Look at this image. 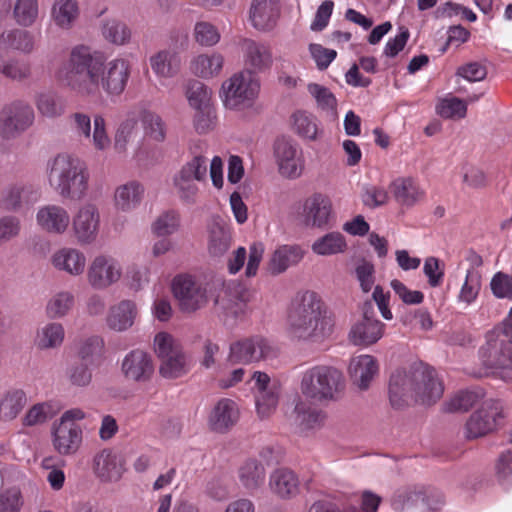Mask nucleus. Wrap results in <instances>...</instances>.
Listing matches in <instances>:
<instances>
[{"instance_id":"e2e57ef3","label":"nucleus","mask_w":512,"mask_h":512,"mask_svg":"<svg viewBox=\"0 0 512 512\" xmlns=\"http://www.w3.org/2000/svg\"><path fill=\"white\" fill-rule=\"evenodd\" d=\"M295 412L297 413V420L304 429H311L316 425L320 424L325 415L322 411H318L315 409H306L305 405L302 403H298L295 406Z\"/></svg>"},{"instance_id":"f704fd0d","label":"nucleus","mask_w":512,"mask_h":512,"mask_svg":"<svg viewBox=\"0 0 512 512\" xmlns=\"http://www.w3.org/2000/svg\"><path fill=\"white\" fill-rule=\"evenodd\" d=\"M264 477V467L256 459H248L239 469L240 482L248 490L258 489L262 485Z\"/></svg>"},{"instance_id":"72a5a7b5","label":"nucleus","mask_w":512,"mask_h":512,"mask_svg":"<svg viewBox=\"0 0 512 512\" xmlns=\"http://www.w3.org/2000/svg\"><path fill=\"white\" fill-rule=\"evenodd\" d=\"M346 248L345 237L340 232H329L318 238L312 245V251L322 256L342 253Z\"/></svg>"},{"instance_id":"2eb2a0df","label":"nucleus","mask_w":512,"mask_h":512,"mask_svg":"<svg viewBox=\"0 0 512 512\" xmlns=\"http://www.w3.org/2000/svg\"><path fill=\"white\" fill-rule=\"evenodd\" d=\"M305 224L311 227L327 228L332 213V202L327 195L314 193L304 203Z\"/></svg>"},{"instance_id":"1a4fd4ad","label":"nucleus","mask_w":512,"mask_h":512,"mask_svg":"<svg viewBox=\"0 0 512 512\" xmlns=\"http://www.w3.org/2000/svg\"><path fill=\"white\" fill-rule=\"evenodd\" d=\"M33 109L22 101H16L0 111V135L11 139L25 131L33 122Z\"/></svg>"},{"instance_id":"0eeeda50","label":"nucleus","mask_w":512,"mask_h":512,"mask_svg":"<svg viewBox=\"0 0 512 512\" xmlns=\"http://www.w3.org/2000/svg\"><path fill=\"white\" fill-rule=\"evenodd\" d=\"M154 351L160 360L159 374L169 380L187 374V356L183 347L167 332H159L154 337Z\"/></svg>"},{"instance_id":"8fccbe9b","label":"nucleus","mask_w":512,"mask_h":512,"mask_svg":"<svg viewBox=\"0 0 512 512\" xmlns=\"http://www.w3.org/2000/svg\"><path fill=\"white\" fill-rule=\"evenodd\" d=\"M57 4L59 8L53 9L55 22L63 28L70 27L78 13L77 3L74 0H59Z\"/></svg>"},{"instance_id":"473e14b6","label":"nucleus","mask_w":512,"mask_h":512,"mask_svg":"<svg viewBox=\"0 0 512 512\" xmlns=\"http://www.w3.org/2000/svg\"><path fill=\"white\" fill-rule=\"evenodd\" d=\"M390 188L396 201L403 206H413L422 195L410 177L394 180Z\"/></svg>"},{"instance_id":"4be33fe9","label":"nucleus","mask_w":512,"mask_h":512,"mask_svg":"<svg viewBox=\"0 0 512 512\" xmlns=\"http://www.w3.org/2000/svg\"><path fill=\"white\" fill-rule=\"evenodd\" d=\"M280 8L276 0H253L250 19L258 30H270L279 16Z\"/></svg>"},{"instance_id":"13d9d810","label":"nucleus","mask_w":512,"mask_h":512,"mask_svg":"<svg viewBox=\"0 0 512 512\" xmlns=\"http://www.w3.org/2000/svg\"><path fill=\"white\" fill-rule=\"evenodd\" d=\"M141 121L150 137L159 142L164 141L165 131L162 119L159 115L151 111L144 110L141 113Z\"/></svg>"},{"instance_id":"dca6fc26","label":"nucleus","mask_w":512,"mask_h":512,"mask_svg":"<svg viewBox=\"0 0 512 512\" xmlns=\"http://www.w3.org/2000/svg\"><path fill=\"white\" fill-rule=\"evenodd\" d=\"M379 370L378 362L372 355L353 357L349 364V375L353 385L360 390H367Z\"/></svg>"},{"instance_id":"a878e982","label":"nucleus","mask_w":512,"mask_h":512,"mask_svg":"<svg viewBox=\"0 0 512 512\" xmlns=\"http://www.w3.org/2000/svg\"><path fill=\"white\" fill-rule=\"evenodd\" d=\"M303 257V251L297 245H284L274 251L267 263L266 270L275 276L284 272L290 265L298 263Z\"/></svg>"},{"instance_id":"49530a36","label":"nucleus","mask_w":512,"mask_h":512,"mask_svg":"<svg viewBox=\"0 0 512 512\" xmlns=\"http://www.w3.org/2000/svg\"><path fill=\"white\" fill-rule=\"evenodd\" d=\"M482 395L472 391H461L450 401L445 402L443 410L446 412H466L473 407Z\"/></svg>"},{"instance_id":"6e6d98bb","label":"nucleus","mask_w":512,"mask_h":512,"mask_svg":"<svg viewBox=\"0 0 512 512\" xmlns=\"http://www.w3.org/2000/svg\"><path fill=\"white\" fill-rule=\"evenodd\" d=\"M64 331L61 324L51 323L39 335L37 345L41 349L53 348L63 341Z\"/></svg>"},{"instance_id":"6ab92c4d","label":"nucleus","mask_w":512,"mask_h":512,"mask_svg":"<svg viewBox=\"0 0 512 512\" xmlns=\"http://www.w3.org/2000/svg\"><path fill=\"white\" fill-rule=\"evenodd\" d=\"M94 470L104 482L118 481L124 471L123 457L116 452L104 449L94 458Z\"/></svg>"},{"instance_id":"4d7b16f0","label":"nucleus","mask_w":512,"mask_h":512,"mask_svg":"<svg viewBox=\"0 0 512 512\" xmlns=\"http://www.w3.org/2000/svg\"><path fill=\"white\" fill-rule=\"evenodd\" d=\"M308 91L316 99L317 105L321 109L336 111L337 99L328 88L317 83H311L308 85Z\"/></svg>"},{"instance_id":"69168bd1","label":"nucleus","mask_w":512,"mask_h":512,"mask_svg":"<svg viewBox=\"0 0 512 512\" xmlns=\"http://www.w3.org/2000/svg\"><path fill=\"white\" fill-rule=\"evenodd\" d=\"M23 505L19 489L11 488L0 493V512H19Z\"/></svg>"},{"instance_id":"9b49d317","label":"nucleus","mask_w":512,"mask_h":512,"mask_svg":"<svg viewBox=\"0 0 512 512\" xmlns=\"http://www.w3.org/2000/svg\"><path fill=\"white\" fill-rule=\"evenodd\" d=\"M172 291L182 312H195L207 303L206 289L191 276H176L172 282Z\"/></svg>"},{"instance_id":"a211bd4d","label":"nucleus","mask_w":512,"mask_h":512,"mask_svg":"<svg viewBox=\"0 0 512 512\" xmlns=\"http://www.w3.org/2000/svg\"><path fill=\"white\" fill-rule=\"evenodd\" d=\"M239 412L236 403L230 399H221L209 416V427L216 433H227L237 423Z\"/></svg>"},{"instance_id":"603ef678","label":"nucleus","mask_w":512,"mask_h":512,"mask_svg":"<svg viewBox=\"0 0 512 512\" xmlns=\"http://www.w3.org/2000/svg\"><path fill=\"white\" fill-rule=\"evenodd\" d=\"M355 274L362 291L365 293L369 292L375 282L374 264L371 261L366 260L364 257L360 258L355 267Z\"/></svg>"},{"instance_id":"e433bc0d","label":"nucleus","mask_w":512,"mask_h":512,"mask_svg":"<svg viewBox=\"0 0 512 512\" xmlns=\"http://www.w3.org/2000/svg\"><path fill=\"white\" fill-rule=\"evenodd\" d=\"M53 264L56 268L78 275L84 270L85 257L77 250H62L54 256Z\"/></svg>"},{"instance_id":"a19ab883","label":"nucleus","mask_w":512,"mask_h":512,"mask_svg":"<svg viewBox=\"0 0 512 512\" xmlns=\"http://www.w3.org/2000/svg\"><path fill=\"white\" fill-rule=\"evenodd\" d=\"M102 33L105 39L117 45L125 44L131 37V32L127 25L115 19L103 24Z\"/></svg>"},{"instance_id":"cd10ccee","label":"nucleus","mask_w":512,"mask_h":512,"mask_svg":"<svg viewBox=\"0 0 512 512\" xmlns=\"http://www.w3.org/2000/svg\"><path fill=\"white\" fill-rule=\"evenodd\" d=\"M37 219L43 228L55 233L64 232L70 221L66 210L58 206L42 208L37 214Z\"/></svg>"},{"instance_id":"052dcab7","label":"nucleus","mask_w":512,"mask_h":512,"mask_svg":"<svg viewBox=\"0 0 512 512\" xmlns=\"http://www.w3.org/2000/svg\"><path fill=\"white\" fill-rule=\"evenodd\" d=\"M467 112L466 102L460 98L452 97L444 99L439 106H437V113L443 118H452L457 116L459 118L465 117Z\"/></svg>"},{"instance_id":"ddd939ff","label":"nucleus","mask_w":512,"mask_h":512,"mask_svg":"<svg viewBox=\"0 0 512 512\" xmlns=\"http://www.w3.org/2000/svg\"><path fill=\"white\" fill-rule=\"evenodd\" d=\"M273 151L281 175L287 178L300 176L296 159L297 149L291 138L284 135L277 137L273 144Z\"/></svg>"},{"instance_id":"680f3d73","label":"nucleus","mask_w":512,"mask_h":512,"mask_svg":"<svg viewBox=\"0 0 512 512\" xmlns=\"http://www.w3.org/2000/svg\"><path fill=\"white\" fill-rule=\"evenodd\" d=\"M490 287L495 297L512 300V275L497 272L491 279Z\"/></svg>"},{"instance_id":"6e6552de","label":"nucleus","mask_w":512,"mask_h":512,"mask_svg":"<svg viewBox=\"0 0 512 512\" xmlns=\"http://www.w3.org/2000/svg\"><path fill=\"white\" fill-rule=\"evenodd\" d=\"M503 418L502 406L498 400H486L467 420L466 438L476 439L494 431L498 420Z\"/></svg>"},{"instance_id":"5701e85b","label":"nucleus","mask_w":512,"mask_h":512,"mask_svg":"<svg viewBox=\"0 0 512 512\" xmlns=\"http://www.w3.org/2000/svg\"><path fill=\"white\" fill-rule=\"evenodd\" d=\"M385 324L380 320L357 321L349 332V340L357 346H369L378 342L384 333Z\"/></svg>"},{"instance_id":"f3484780","label":"nucleus","mask_w":512,"mask_h":512,"mask_svg":"<svg viewBox=\"0 0 512 512\" xmlns=\"http://www.w3.org/2000/svg\"><path fill=\"white\" fill-rule=\"evenodd\" d=\"M251 293L246 286L238 281H232L224 285L222 293L215 298V305H220L223 310L231 311L237 315L250 301Z\"/></svg>"},{"instance_id":"f03ea898","label":"nucleus","mask_w":512,"mask_h":512,"mask_svg":"<svg viewBox=\"0 0 512 512\" xmlns=\"http://www.w3.org/2000/svg\"><path fill=\"white\" fill-rule=\"evenodd\" d=\"M326 314V306L316 292L306 291L298 295L288 314L290 334L299 340L323 341L332 333L334 326Z\"/></svg>"},{"instance_id":"c03bdc74","label":"nucleus","mask_w":512,"mask_h":512,"mask_svg":"<svg viewBox=\"0 0 512 512\" xmlns=\"http://www.w3.org/2000/svg\"><path fill=\"white\" fill-rule=\"evenodd\" d=\"M173 185L177 189V194L182 202L189 205L196 203V196L199 189L195 184V180L176 173L173 177Z\"/></svg>"},{"instance_id":"3c124183","label":"nucleus","mask_w":512,"mask_h":512,"mask_svg":"<svg viewBox=\"0 0 512 512\" xmlns=\"http://www.w3.org/2000/svg\"><path fill=\"white\" fill-rule=\"evenodd\" d=\"M293 130L299 136L310 140H315L317 135V125L312 121L309 115L303 111H297L292 115Z\"/></svg>"},{"instance_id":"9d476101","label":"nucleus","mask_w":512,"mask_h":512,"mask_svg":"<svg viewBox=\"0 0 512 512\" xmlns=\"http://www.w3.org/2000/svg\"><path fill=\"white\" fill-rule=\"evenodd\" d=\"M480 356L486 371L478 373L477 377L488 375V370L492 369H512V341L490 334L480 349Z\"/></svg>"},{"instance_id":"4468645a","label":"nucleus","mask_w":512,"mask_h":512,"mask_svg":"<svg viewBox=\"0 0 512 512\" xmlns=\"http://www.w3.org/2000/svg\"><path fill=\"white\" fill-rule=\"evenodd\" d=\"M208 253L211 257L220 258L226 254L231 245L229 226L219 215L211 217L207 224Z\"/></svg>"},{"instance_id":"bb28decb","label":"nucleus","mask_w":512,"mask_h":512,"mask_svg":"<svg viewBox=\"0 0 512 512\" xmlns=\"http://www.w3.org/2000/svg\"><path fill=\"white\" fill-rule=\"evenodd\" d=\"M136 313L135 303L130 300H123L110 309L107 324L113 330L124 331L133 325Z\"/></svg>"},{"instance_id":"20e7f679","label":"nucleus","mask_w":512,"mask_h":512,"mask_svg":"<svg viewBox=\"0 0 512 512\" xmlns=\"http://www.w3.org/2000/svg\"><path fill=\"white\" fill-rule=\"evenodd\" d=\"M344 389V375L333 366H315L304 373L301 381L302 394L313 402L337 401Z\"/></svg>"},{"instance_id":"37998d69","label":"nucleus","mask_w":512,"mask_h":512,"mask_svg":"<svg viewBox=\"0 0 512 512\" xmlns=\"http://www.w3.org/2000/svg\"><path fill=\"white\" fill-rule=\"evenodd\" d=\"M137 136V120L128 118L124 120L118 127L115 138L114 147L118 152H125L127 144Z\"/></svg>"},{"instance_id":"c756f323","label":"nucleus","mask_w":512,"mask_h":512,"mask_svg":"<svg viewBox=\"0 0 512 512\" xmlns=\"http://www.w3.org/2000/svg\"><path fill=\"white\" fill-rule=\"evenodd\" d=\"M269 485L275 494L288 498L297 492L298 480L291 470L281 468L271 474Z\"/></svg>"},{"instance_id":"f8f14e48","label":"nucleus","mask_w":512,"mask_h":512,"mask_svg":"<svg viewBox=\"0 0 512 512\" xmlns=\"http://www.w3.org/2000/svg\"><path fill=\"white\" fill-rule=\"evenodd\" d=\"M271 347L262 338L245 339L232 343L228 362L231 364L259 361L269 356Z\"/></svg>"},{"instance_id":"09e8293b","label":"nucleus","mask_w":512,"mask_h":512,"mask_svg":"<svg viewBox=\"0 0 512 512\" xmlns=\"http://www.w3.org/2000/svg\"><path fill=\"white\" fill-rule=\"evenodd\" d=\"M186 95L189 104L193 108L210 105V92L208 91L207 86L199 80L189 81Z\"/></svg>"},{"instance_id":"7c9ffc66","label":"nucleus","mask_w":512,"mask_h":512,"mask_svg":"<svg viewBox=\"0 0 512 512\" xmlns=\"http://www.w3.org/2000/svg\"><path fill=\"white\" fill-rule=\"evenodd\" d=\"M154 72L161 77H173L180 71L181 58L175 51L163 50L150 59Z\"/></svg>"},{"instance_id":"864d4df0","label":"nucleus","mask_w":512,"mask_h":512,"mask_svg":"<svg viewBox=\"0 0 512 512\" xmlns=\"http://www.w3.org/2000/svg\"><path fill=\"white\" fill-rule=\"evenodd\" d=\"M74 297L69 292L58 293L47 305V314L50 318L64 316L73 306Z\"/></svg>"},{"instance_id":"39448f33","label":"nucleus","mask_w":512,"mask_h":512,"mask_svg":"<svg viewBox=\"0 0 512 512\" xmlns=\"http://www.w3.org/2000/svg\"><path fill=\"white\" fill-rule=\"evenodd\" d=\"M49 183L61 196L80 200L88 188V175L79 160L58 155L50 167Z\"/></svg>"},{"instance_id":"c9c22d12","label":"nucleus","mask_w":512,"mask_h":512,"mask_svg":"<svg viewBox=\"0 0 512 512\" xmlns=\"http://www.w3.org/2000/svg\"><path fill=\"white\" fill-rule=\"evenodd\" d=\"M143 193L144 188L138 182H130L123 185L116 190V206L123 211H127L135 207L141 201Z\"/></svg>"},{"instance_id":"79ce46f5","label":"nucleus","mask_w":512,"mask_h":512,"mask_svg":"<svg viewBox=\"0 0 512 512\" xmlns=\"http://www.w3.org/2000/svg\"><path fill=\"white\" fill-rule=\"evenodd\" d=\"M223 65V58L220 55H213L208 57L206 55H200L192 64V70L194 74L199 77L207 78L212 76L214 73H218Z\"/></svg>"},{"instance_id":"a18cd8bd","label":"nucleus","mask_w":512,"mask_h":512,"mask_svg":"<svg viewBox=\"0 0 512 512\" xmlns=\"http://www.w3.org/2000/svg\"><path fill=\"white\" fill-rule=\"evenodd\" d=\"M55 411L48 402L37 403L33 405L23 418L24 426H35L45 423L52 419Z\"/></svg>"},{"instance_id":"5fc2aeb1","label":"nucleus","mask_w":512,"mask_h":512,"mask_svg":"<svg viewBox=\"0 0 512 512\" xmlns=\"http://www.w3.org/2000/svg\"><path fill=\"white\" fill-rule=\"evenodd\" d=\"M103 340L98 336L88 338L79 350L80 361L93 365L102 354Z\"/></svg>"},{"instance_id":"aec40b11","label":"nucleus","mask_w":512,"mask_h":512,"mask_svg":"<svg viewBox=\"0 0 512 512\" xmlns=\"http://www.w3.org/2000/svg\"><path fill=\"white\" fill-rule=\"evenodd\" d=\"M52 435L55 449L63 455L75 453L82 441V431L77 424H70L68 427L66 423H54Z\"/></svg>"},{"instance_id":"ea45409f","label":"nucleus","mask_w":512,"mask_h":512,"mask_svg":"<svg viewBox=\"0 0 512 512\" xmlns=\"http://www.w3.org/2000/svg\"><path fill=\"white\" fill-rule=\"evenodd\" d=\"M36 102L39 112L47 117L60 116L64 111L62 99L54 92L39 94Z\"/></svg>"},{"instance_id":"412c9836","label":"nucleus","mask_w":512,"mask_h":512,"mask_svg":"<svg viewBox=\"0 0 512 512\" xmlns=\"http://www.w3.org/2000/svg\"><path fill=\"white\" fill-rule=\"evenodd\" d=\"M122 370L127 378L145 382L152 376L154 367L151 357L146 352L134 350L125 357Z\"/></svg>"},{"instance_id":"bf43d9fd","label":"nucleus","mask_w":512,"mask_h":512,"mask_svg":"<svg viewBox=\"0 0 512 512\" xmlns=\"http://www.w3.org/2000/svg\"><path fill=\"white\" fill-rule=\"evenodd\" d=\"M179 214L167 211L160 215L153 224V231L157 236H167L178 230Z\"/></svg>"},{"instance_id":"423d86ee","label":"nucleus","mask_w":512,"mask_h":512,"mask_svg":"<svg viewBox=\"0 0 512 512\" xmlns=\"http://www.w3.org/2000/svg\"><path fill=\"white\" fill-rule=\"evenodd\" d=\"M259 90V78L250 68H245L222 84L221 96L226 108L241 110L252 106Z\"/></svg>"},{"instance_id":"c85d7f7f","label":"nucleus","mask_w":512,"mask_h":512,"mask_svg":"<svg viewBox=\"0 0 512 512\" xmlns=\"http://www.w3.org/2000/svg\"><path fill=\"white\" fill-rule=\"evenodd\" d=\"M244 45L247 57L246 68H250L257 76V72L270 67L272 56L264 44L256 43L253 40H245Z\"/></svg>"},{"instance_id":"58836bf2","label":"nucleus","mask_w":512,"mask_h":512,"mask_svg":"<svg viewBox=\"0 0 512 512\" xmlns=\"http://www.w3.org/2000/svg\"><path fill=\"white\" fill-rule=\"evenodd\" d=\"M13 17L18 25L31 26L38 17V0H16Z\"/></svg>"},{"instance_id":"2f4dec72","label":"nucleus","mask_w":512,"mask_h":512,"mask_svg":"<svg viewBox=\"0 0 512 512\" xmlns=\"http://www.w3.org/2000/svg\"><path fill=\"white\" fill-rule=\"evenodd\" d=\"M34 39L27 30L13 29L5 31L0 35V48L13 49L23 53H30L33 50Z\"/></svg>"},{"instance_id":"de8ad7c7","label":"nucleus","mask_w":512,"mask_h":512,"mask_svg":"<svg viewBox=\"0 0 512 512\" xmlns=\"http://www.w3.org/2000/svg\"><path fill=\"white\" fill-rule=\"evenodd\" d=\"M177 173L198 182L205 181L207 175L206 157L202 155L194 156L190 161L185 163Z\"/></svg>"},{"instance_id":"393cba45","label":"nucleus","mask_w":512,"mask_h":512,"mask_svg":"<svg viewBox=\"0 0 512 512\" xmlns=\"http://www.w3.org/2000/svg\"><path fill=\"white\" fill-rule=\"evenodd\" d=\"M120 271L112 264L108 265L103 256L95 258L88 271L90 284L96 289H102L120 278Z\"/></svg>"},{"instance_id":"0e129e2a","label":"nucleus","mask_w":512,"mask_h":512,"mask_svg":"<svg viewBox=\"0 0 512 512\" xmlns=\"http://www.w3.org/2000/svg\"><path fill=\"white\" fill-rule=\"evenodd\" d=\"M195 39L202 46H213L219 41L220 35L212 24L198 22L195 25Z\"/></svg>"},{"instance_id":"4c0bfd02","label":"nucleus","mask_w":512,"mask_h":512,"mask_svg":"<svg viewBox=\"0 0 512 512\" xmlns=\"http://www.w3.org/2000/svg\"><path fill=\"white\" fill-rule=\"evenodd\" d=\"M27 403L23 390L9 392L0 402V417L4 420L14 419Z\"/></svg>"},{"instance_id":"774afa93","label":"nucleus","mask_w":512,"mask_h":512,"mask_svg":"<svg viewBox=\"0 0 512 512\" xmlns=\"http://www.w3.org/2000/svg\"><path fill=\"white\" fill-rule=\"evenodd\" d=\"M88 363L79 361L69 369V379L73 385L84 387L92 380V372Z\"/></svg>"},{"instance_id":"f257e3e1","label":"nucleus","mask_w":512,"mask_h":512,"mask_svg":"<svg viewBox=\"0 0 512 512\" xmlns=\"http://www.w3.org/2000/svg\"><path fill=\"white\" fill-rule=\"evenodd\" d=\"M128 77L126 60L116 59L105 66L104 56L92 54L86 46L75 47L60 72V78L66 85L86 95L96 94L100 87L110 95H119L124 91Z\"/></svg>"},{"instance_id":"338daca9","label":"nucleus","mask_w":512,"mask_h":512,"mask_svg":"<svg viewBox=\"0 0 512 512\" xmlns=\"http://www.w3.org/2000/svg\"><path fill=\"white\" fill-rule=\"evenodd\" d=\"M487 68L480 62H469L457 68L456 75L470 82L482 81L487 77Z\"/></svg>"},{"instance_id":"7ed1b4c3","label":"nucleus","mask_w":512,"mask_h":512,"mask_svg":"<svg viewBox=\"0 0 512 512\" xmlns=\"http://www.w3.org/2000/svg\"><path fill=\"white\" fill-rule=\"evenodd\" d=\"M423 362L413 363L408 371H396L390 377L389 400L393 408L402 409L415 403L430 406L442 396V389L435 386L429 394L419 391L417 386L427 376Z\"/></svg>"},{"instance_id":"b1692460","label":"nucleus","mask_w":512,"mask_h":512,"mask_svg":"<svg viewBox=\"0 0 512 512\" xmlns=\"http://www.w3.org/2000/svg\"><path fill=\"white\" fill-rule=\"evenodd\" d=\"M98 215L92 205L80 209L73 221V228L78 240L82 243H90L96 237L98 227Z\"/></svg>"}]
</instances>
